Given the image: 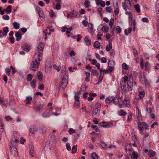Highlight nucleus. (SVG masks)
<instances>
[{
  "mask_svg": "<svg viewBox=\"0 0 159 159\" xmlns=\"http://www.w3.org/2000/svg\"><path fill=\"white\" fill-rule=\"evenodd\" d=\"M44 47V44L43 43H40L38 45L34 55L35 61H32L30 67V70L36 71L35 69L39 67L40 61L42 60L43 50Z\"/></svg>",
  "mask_w": 159,
  "mask_h": 159,
  "instance_id": "1",
  "label": "nucleus"
},
{
  "mask_svg": "<svg viewBox=\"0 0 159 159\" xmlns=\"http://www.w3.org/2000/svg\"><path fill=\"white\" fill-rule=\"evenodd\" d=\"M123 80L120 82V85L121 88L122 89V91H126L127 89L126 88V83L128 80L127 76L125 75L123 78Z\"/></svg>",
  "mask_w": 159,
  "mask_h": 159,
  "instance_id": "2",
  "label": "nucleus"
},
{
  "mask_svg": "<svg viewBox=\"0 0 159 159\" xmlns=\"http://www.w3.org/2000/svg\"><path fill=\"white\" fill-rule=\"evenodd\" d=\"M67 78V76L66 74L64 75L61 82V85L63 89L65 88L67 84L68 80Z\"/></svg>",
  "mask_w": 159,
  "mask_h": 159,
  "instance_id": "3",
  "label": "nucleus"
},
{
  "mask_svg": "<svg viewBox=\"0 0 159 159\" xmlns=\"http://www.w3.org/2000/svg\"><path fill=\"white\" fill-rule=\"evenodd\" d=\"M129 80L128 82L127 83V86L126 88L127 89L126 91H127L128 90L131 91L133 89V86L134 84V85H136V82H134V83H133V81L132 80Z\"/></svg>",
  "mask_w": 159,
  "mask_h": 159,
  "instance_id": "4",
  "label": "nucleus"
},
{
  "mask_svg": "<svg viewBox=\"0 0 159 159\" xmlns=\"http://www.w3.org/2000/svg\"><path fill=\"white\" fill-rule=\"evenodd\" d=\"M123 7L124 9L126 11H127V10H130L131 8V2H129L128 4L127 5L126 4V2L125 1L122 3Z\"/></svg>",
  "mask_w": 159,
  "mask_h": 159,
  "instance_id": "5",
  "label": "nucleus"
},
{
  "mask_svg": "<svg viewBox=\"0 0 159 159\" xmlns=\"http://www.w3.org/2000/svg\"><path fill=\"white\" fill-rule=\"evenodd\" d=\"M38 130V127L36 125H33L30 126L29 128V132L32 134H34Z\"/></svg>",
  "mask_w": 159,
  "mask_h": 159,
  "instance_id": "6",
  "label": "nucleus"
},
{
  "mask_svg": "<svg viewBox=\"0 0 159 159\" xmlns=\"http://www.w3.org/2000/svg\"><path fill=\"white\" fill-rule=\"evenodd\" d=\"M10 148L11 154L14 157H17L18 156V152L16 148L11 147Z\"/></svg>",
  "mask_w": 159,
  "mask_h": 159,
  "instance_id": "7",
  "label": "nucleus"
},
{
  "mask_svg": "<svg viewBox=\"0 0 159 159\" xmlns=\"http://www.w3.org/2000/svg\"><path fill=\"white\" fill-rule=\"evenodd\" d=\"M123 103L127 107H130L129 98L128 95L125 96V99L123 101Z\"/></svg>",
  "mask_w": 159,
  "mask_h": 159,
  "instance_id": "8",
  "label": "nucleus"
},
{
  "mask_svg": "<svg viewBox=\"0 0 159 159\" xmlns=\"http://www.w3.org/2000/svg\"><path fill=\"white\" fill-rule=\"evenodd\" d=\"M43 107V104L39 103V104H38V105H36V107L35 108V110L36 112L40 113L42 110Z\"/></svg>",
  "mask_w": 159,
  "mask_h": 159,
  "instance_id": "9",
  "label": "nucleus"
},
{
  "mask_svg": "<svg viewBox=\"0 0 159 159\" xmlns=\"http://www.w3.org/2000/svg\"><path fill=\"white\" fill-rule=\"evenodd\" d=\"M100 71V76L99 78V80L98 84H100L102 80H103V77L104 76V71H103V69L99 70Z\"/></svg>",
  "mask_w": 159,
  "mask_h": 159,
  "instance_id": "10",
  "label": "nucleus"
},
{
  "mask_svg": "<svg viewBox=\"0 0 159 159\" xmlns=\"http://www.w3.org/2000/svg\"><path fill=\"white\" fill-rule=\"evenodd\" d=\"M75 101L74 105L75 106L77 107H78L80 105V102L79 101V97L78 96L75 95L74 96Z\"/></svg>",
  "mask_w": 159,
  "mask_h": 159,
  "instance_id": "11",
  "label": "nucleus"
},
{
  "mask_svg": "<svg viewBox=\"0 0 159 159\" xmlns=\"http://www.w3.org/2000/svg\"><path fill=\"white\" fill-rule=\"evenodd\" d=\"M108 66L110 70H111V72L113 70V68L114 67L115 64L114 61H110L108 63Z\"/></svg>",
  "mask_w": 159,
  "mask_h": 159,
  "instance_id": "12",
  "label": "nucleus"
},
{
  "mask_svg": "<svg viewBox=\"0 0 159 159\" xmlns=\"http://www.w3.org/2000/svg\"><path fill=\"white\" fill-rule=\"evenodd\" d=\"M121 101V99L118 97H116L113 98L112 102H113L116 104H119Z\"/></svg>",
  "mask_w": 159,
  "mask_h": 159,
  "instance_id": "13",
  "label": "nucleus"
},
{
  "mask_svg": "<svg viewBox=\"0 0 159 159\" xmlns=\"http://www.w3.org/2000/svg\"><path fill=\"white\" fill-rule=\"evenodd\" d=\"M138 129L140 130V131L142 132L144 129V128L143 127V124L141 122L139 121L138 122ZM141 134L142 135L143 134L142 133H141Z\"/></svg>",
  "mask_w": 159,
  "mask_h": 159,
  "instance_id": "14",
  "label": "nucleus"
},
{
  "mask_svg": "<svg viewBox=\"0 0 159 159\" xmlns=\"http://www.w3.org/2000/svg\"><path fill=\"white\" fill-rule=\"evenodd\" d=\"M98 126L99 127L102 126L104 127H110L108 123L104 122L100 123Z\"/></svg>",
  "mask_w": 159,
  "mask_h": 159,
  "instance_id": "15",
  "label": "nucleus"
},
{
  "mask_svg": "<svg viewBox=\"0 0 159 159\" xmlns=\"http://www.w3.org/2000/svg\"><path fill=\"white\" fill-rule=\"evenodd\" d=\"M30 152L29 153L30 155L32 157L34 156V147L32 145H30L29 146Z\"/></svg>",
  "mask_w": 159,
  "mask_h": 159,
  "instance_id": "16",
  "label": "nucleus"
},
{
  "mask_svg": "<svg viewBox=\"0 0 159 159\" xmlns=\"http://www.w3.org/2000/svg\"><path fill=\"white\" fill-rule=\"evenodd\" d=\"M77 12L75 11H73L72 12L68 14L67 15L68 18H71L75 17L77 15Z\"/></svg>",
  "mask_w": 159,
  "mask_h": 159,
  "instance_id": "17",
  "label": "nucleus"
},
{
  "mask_svg": "<svg viewBox=\"0 0 159 159\" xmlns=\"http://www.w3.org/2000/svg\"><path fill=\"white\" fill-rule=\"evenodd\" d=\"M15 36L16 41H20L22 37L20 33V32H17L15 34Z\"/></svg>",
  "mask_w": 159,
  "mask_h": 159,
  "instance_id": "18",
  "label": "nucleus"
},
{
  "mask_svg": "<svg viewBox=\"0 0 159 159\" xmlns=\"http://www.w3.org/2000/svg\"><path fill=\"white\" fill-rule=\"evenodd\" d=\"M38 11L39 17L40 19L42 20H45V16L44 15L43 12L40 10Z\"/></svg>",
  "mask_w": 159,
  "mask_h": 159,
  "instance_id": "19",
  "label": "nucleus"
},
{
  "mask_svg": "<svg viewBox=\"0 0 159 159\" xmlns=\"http://www.w3.org/2000/svg\"><path fill=\"white\" fill-rule=\"evenodd\" d=\"M100 110L93 109V113L92 114V116L95 118V116H98L100 113Z\"/></svg>",
  "mask_w": 159,
  "mask_h": 159,
  "instance_id": "20",
  "label": "nucleus"
},
{
  "mask_svg": "<svg viewBox=\"0 0 159 159\" xmlns=\"http://www.w3.org/2000/svg\"><path fill=\"white\" fill-rule=\"evenodd\" d=\"M84 41L87 45H90L91 44V40L88 37H85L84 38Z\"/></svg>",
  "mask_w": 159,
  "mask_h": 159,
  "instance_id": "21",
  "label": "nucleus"
},
{
  "mask_svg": "<svg viewBox=\"0 0 159 159\" xmlns=\"http://www.w3.org/2000/svg\"><path fill=\"white\" fill-rule=\"evenodd\" d=\"M139 155L138 152H134L131 156L132 159H137Z\"/></svg>",
  "mask_w": 159,
  "mask_h": 159,
  "instance_id": "22",
  "label": "nucleus"
},
{
  "mask_svg": "<svg viewBox=\"0 0 159 159\" xmlns=\"http://www.w3.org/2000/svg\"><path fill=\"white\" fill-rule=\"evenodd\" d=\"M0 103L5 106L7 104V100L3 98H0Z\"/></svg>",
  "mask_w": 159,
  "mask_h": 159,
  "instance_id": "23",
  "label": "nucleus"
},
{
  "mask_svg": "<svg viewBox=\"0 0 159 159\" xmlns=\"http://www.w3.org/2000/svg\"><path fill=\"white\" fill-rule=\"evenodd\" d=\"M88 29L89 32L91 34L93 31V25L91 23H89L88 24Z\"/></svg>",
  "mask_w": 159,
  "mask_h": 159,
  "instance_id": "24",
  "label": "nucleus"
},
{
  "mask_svg": "<svg viewBox=\"0 0 159 159\" xmlns=\"http://www.w3.org/2000/svg\"><path fill=\"white\" fill-rule=\"evenodd\" d=\"M118 114L120 116H125L127 114V112L123 110H120L118 112Z\"/></svg>",
  "mask_w": 159,
  "mask_h": 159,
  "instance_id": "25",
  "label": "nucleus"
},
{
  "mask_svg": "<svg viewBox=\"0 0 159 159\" xmlns=\"http://www.w3.org/2000/svg\"><path fill=\"white\" fill-rule=\"evenodd\" d=\"M113 98L112 97H108L105 100V102L106 104H109L112 102Z\"/></svg>",
  "mask_w": 159,
  "mask_h": 159,
  "instance_id": "26",
  "label": "nucleus"
},
{
  "mask_svg": "<svg viewBox=\"0 0 159 159\" xmlns=\"http://www.w3.org/2000/svg\"><path fill=\"white\" fill-rule=\"evenodd\" d=\"M101 106V104L97 102L96 103L93 109L100 110Z\"/></svg>",
  "mask_w": 159,
  "mask_h": 159,
  "instance_id": "27",
  "label": "nucleus"
},
{
  "mask_svg": "<svg viewBox=\"0 0 159 159\" xmlns=\"http://www.w3.org/2000/svg\"><path fill=\"white\" fill-rule=\"evenodd\" d=\"M12 7L11 5H9L7 7L6 9H5V11L6 13L8 14H10L11 11Z\"/></svg>",
  "mask_w": 159,
  "mask_h": 159,
  "instance_id": "28",
  "label": "nucleus"
},
{
  "mask_svg": "<svg viewBox=\"0 0 159 159\" xmlns=\"http://www.w3.org/2000/svg\"><path fill=\"white\" fill-rule=\"evenodd\" d=\"M37 76L39 80H42L43 77L42 73L40 71H39L37 74Z\"/></svg>",
  "mask_w": 159,
  "mask_h": 159,
  "instance_id": "29",
  "label": "nucleus"
},
{
  "mask_svg": "<svg viewBox=\"0 0 159 159\" xmlns=\"http://www.w3.org/2000/svg\"><path fill=\"white\" fill-rule=\"evenodd\" d=\"M12 24L15 29H18L20 28V25L19 23L16 22H14Z\"/></svg>",
  "mask_w": 159,
  "mask_h": 159,
  "instance_id": "30",
  "label": "nucleus"
},
{
  "mask_svg": "<svg viewBox=\"0 0 159 159\" xmlns=\"http://www.w3.org/2000/svg\"><path fill=\"white\" fill-rule=\"evenodd\" d=\"M100 44L98 41H96L94 43L93 46L95 48H100Z\"/></svg>",
  "mask_w": 159,
  "mask_h": 159,
  "instance_id": "31",
  "label": "nucleus"
},
{
  "mask_svg": "<svg viewBox=\"0 0 159 159\" xmlns=\"http://www.w3.org/2000/svg\"><path fill=\"white\" fill-rule=\"evenodd\" d=\"M36 82V80L34 79L30 82V84L33 88H34L35 87Z\"/></svg>",
  "mask_w": 159,
  "mask_h": 159,
  "instance_id": "32",
  "label": "nucleus"
},
{
  "mask_svg": "<svg viewBox=\"0 0 159 159\" xmlns=\"http://www.w3.org/2000/svg\"><path fill=\"white\" fill-rule=\"evenodd\" d=\"M98 73L95 70H91V75L96 76H97L98 75Z\"/></svg>",
  "mask_w": 159,
  "mask_h": 159,
  "instance_id": "33",
  "label": "nucleus"
},
{
  "mask_svg": "<svg viewBox=\"0 0 159 159\" xmlns=\"http://www.w3.org/2000/svg\"><path fill=\"white\" fill-rule=\"evenodd\" d=\"M145 95V92L144 91H142L140 92L139 94V98L140 99H142L144 97Z\"/></svg>",
  "mask_w": 159,
  "mask_h": 159,
  "instance_id": "34",
  "label": "nucleus"
},
{
  "mask_svg": "<svg viewBox=\"0 0 159 159\" xmlns=\"http://www.w3.org/2000/svg\"><path fill=\"white\" fill-rule=\"evenodd\" d=\"M3 31L4 33L3 36H6L7 35V33L9 31L8 27L7 26L5 27L3 29Z\"/></svg>",
  "mask_w": 159,
  "mask_h": 159,
  "instance_id": "35",
  "label": "nucleus"
},
{
  "mask_svg": "<svg viewBox=\"0 0 159 159\" xmlns=\"http://www.w3.org/2000/svg\"><path fill=\"white\" fill-rule=\"evenodd\" d=\"M125 14L126 15H128L129 16V20H131L132 19L133 15L132 14L130 11H126L125 12Z\"/></svg>",
  "mask_w": 159,
  "mask_h": 159,
  "instance_id": "36",
  "label": "nucleus"
},
{
  "mask_svg": "<svg viewBox=\"0 0 159 159\" xmlns=\"http://www.w3.org/2000/svg\"><path fill=\"white\" fill-rule=\"evenodd\" d=\"M90 74V73L89 72H86L85 73L86 77L85 78V80L87 82H89V80Z\"/></svg>",
  "mask_w": 159,
  "mask_h": 159,
  "instance_id": "37",
  "label": "nucleus"
},
{
  "mask_svg": "<svg viewBox=\"0 0 159 159\" xmlns=\"http://www.w3.org/2000/svg\"><path fill=\"white\" fill-rule=\"evenodd\" d=\"M112 49V43L111 42H109L108 45L106 47V49L107 51L109 52Z\"/></svg>",
  "mask_w": 159,
  "mask_h": 159,
  "instance_id": "38",
  "label": "nucleus"
},
{
  "mask_svg": "<svg viewBox=\"0 0 159 159\" xmlns=\"http://www.w3.org/2000/svg\"><path fill=\"white\" fill-rule=\"evenodd\" d=\"M139 78L140 81L142 83H143L146 80L144 75H142V74H141Z\"/></svg>",
  "mask_w": 159,
  "mask_h": 159,
  "instance_id": "39",
  "label": "nucleus"
},
{
  "mask_svg": "<svg viewBox=\"0 0 159 159\" xmlns=\"http://www.w3.org/2000/svg\"><path fill=\"white\" fill-rule=\"evenodd\" d=\"M155 152L154 151H152V150H150L148 152L149 156L151 157H153L155 156Z\"/></svg>",
  "mask_w": 159,
  "mask_h": 159,
  "instance_id": "40",
  "label": "nucleus"
},
{
  "mask_svg": "<svg viewBox=\"0 0 159 159\" xmlns=\"http://www.w3.org/2000/svg\"><path fill=\"white\" fill-rule=\"evenodd\" d=\"M33 75L30 74H28L27 76L26 80L28 81H30L33 78Z\"/></svg>",
  "mask_w": 159,
  "mask_h": 159,
  "instance_id": "41",
  "label": "nucleus"
},
{
  "mask_svg": "<svg viewBox=\"0 0 159 159\" xmlns=\"http://www.w3.org/2000/svg\"><path fill=\"white\" fill-rule=\"evenodd\" d=\"M53 67L54 69L57 70L58 72L60 71L61 68V66H57L55 64H54L53 65Z\"/></svg>",
  "mask_w": 159,
  "mask_h": 159,
  "instance_id": "42",
  "label": "nucleus"
},
{
  "mask_svg": "<svg viewBox=\"0 0 159 159\" xmlns=\"http://www.w3.org/2000/svg\"><path fill=\"white\" fill-rule=\"evenodd\" d=\"M84 5L86 8H87L89 7L90 5L89 1L87 0H85Z\"/></svg>",
  "mask_w": 159,
  "mask_h": 159,
  "instance_id": "43",
  "label": "nucleus"
},
{
  "mask_svg": "<svg viewBox=\"0 0 159 159\" xmlns=\"http://www.w3.org/2000/svg\"><path fill=\"white\" fill-rule=\"evenodd\" d=\"M134 7L136 11L138 12H139L140 11V6L139 4H137L134 6Z\"/></svg>",
  "mask_w": 159,
  "mask_h": 159,
  "instance_id": "44",
  "label": "nucleus"
},
{
  "mask_svg": "<svg viewBox=\"0 0 159 159\" xmlns=\"http://www.w3.org/2000/svg\"><path fill=\"white\" fill-rule=\"evenodd\" d=\"M30 46L28 45H26L23 48V49L24 51L28 52L30 51Z\"/></svg>",
  "mask_w": 159,
  "mask_h": 159,
  "instance_id": "45",
  "label": "nucleus"
},
{
  "mask_svg": "<svg viewBox=\"0 0 159 159\" xmlns=\"http://www.w3.org/2000/svg\"><path fill=\"white\" fill-rule=\"evenodd\" d=\"M102 31L105 33H107L108 31L109 28L107 27L104 25L102 27Z\"/></svg>",
  "mask_w": 159,
  "mask_h": 159,
  "instance_id": "46",
  "label": "nucleus"
},
{
  "mask_svg": "<svg viewBox=\"0 0 159 159\" xmlns=\"http://www.w3.org/2000/svg\"><path fill=\"white\" fill-rule=\"evenodd\" d=\"M72 30V27L71 26L67 30L66 33L67 34L68 37H70V31Z\"/></svg>",
  "mask_w": 159,
  "mask_h": 159,
  "instance_id": "47",
  "label": "nucleus"
},
{
  "mask_svg": "<svg viewBox=\"0 0 159 159\" xmlns=\"http://www.w3.org/2000/svg\"><path fill=\"white\" fill-rule=\"evenodd\" d=\"M91 156L93 159H98V157L95 152H93Z\"/></svg>",
  "mask_w": 159,
  "mask_h": 159,
  "instance_id": "48",
  "label": "nucleus"
},
{
  "mask_svg": "<svg viewBox=\"0 0 159 159\" xmlns=\"http://www.w3.org/2000/svg\"><path fill=\"white\" fill-rule=\"evenodd\" d=\"M117 30V33L118 34H120L121 32V28L119 26H117L116 28Z\"/></svg>",
  "mask_w": 159,
  "mask_h": 159,
  "instance_id": "49",
  "label": "nucleus"
},
{
  "mask_svg": "<svg viewBox=\"0 0 159 159\" xmlns=\"http://www.w3.org/2000/svg\"><path fill=\"white\" fill-rule=\"evenodd\" d=\"M114 19L111 18L109 22V25L111 27V28H112V26L114 24Z\"/></svg>",
  "mask_w": 159,
  "mask_h": 159,
  "instance_id": "50",
  "label": "nucleus"
},
{
  "mask_svg": "<svg viewBox=\"0 0 159 159\" xmlns=\"http://www.w3.org/2000/svg\"><path fill=\"white\" fill-rule=\"evenodd\" d=\"M132 113H130L129 114L128 116L127 121H130L132 119Z\"/></svg>",
  "mask_w": 159,
  "mask_h": 159,
  "instance_id": "51",
  "label": "nucleus"
},
{
  "mask_svg": "<svg viewBox=\"0 0 159 159\" xmlns=\"http://www.w3.org/2000/svg\"><path fill=\"white\" fill-rule=\"evenodd\" d=\"M142 124L144 127V128L145 130L148 129L149 125L145 122H143Z\"/></svg>",
  "mask_w": 159,
  "mask_h": 159,
  "instance_id": "52",
  "label": "nucleus"
},
{
  "mask_svg": "<svg viewBox=\"0 0 159 159\" xmlns=\"http://www.w3.org/2000/svg\"><path fill=\"white\" fill-rule=\"evenodd\" d=\"M101 145L102 146V148L104 149L107 150V145L106 143H102L101 144Z\"/></svg>",
  "mask_w": 159,
  "mask_h": 159,
  "instance_id": "53",
  "label": "nucleus"
},
{
  "mask_svg": "<svg viewBox=\"0 0 159 159\" xmlns=\"http://www.w3.org/2000/svg\"><path fill=\"white\" fill-rule=\"evenodd\" d=\"M43 33L45 34V36H47L48 35H50L51 34V32H48L47 29H46L43 31Z\"/></svg>",
  "mask_w": 159,
  "mask_h": 159,
  "instance_id": "54",
  "label": "nucleus"
},
{
  "mask_svg": "<svg viewBox=\"0 0 159 159\" xmlns=\"http://www.w3.org/2000/svg\"><path fill=\"white\" fill-rule=\"evenodd\" d=\"M3 125L2 124V121L0 119V131L2 132L3 131Z\"/></svg>",
  "mask_w": 159,
  "mask_h": 159,
  "instance_id": "55",
  "label": "nucleus"
},
{
  "mask_svg": "<svg viewBox=\"0 0 159 159\" xmlns=\"http://www.w3.org/2000/svg\"><path fill=\"white\" fill-rule=\"evenodd\" d=\"M122 66L123 68L125 70L128 69L129 68L128 65L124 63H123Z\"/></svg>",
  "mask_w": 159,
  "mask_h": 159,
  "instance_id": "56",
  "label": "nucleus"
},
{
  "mask_svg": "<svg viewBox=\"0 0 159 159\" xmlns=\"http://www.w3.org/2000/svg\"><path fill=\"white\" fill-rule=\"evenodd\" d=\"M61 4L60 3H57L56 6V9L57 10H59L61 9Z\"/></svg>",
  "mask_w": 159,
  "mask_h": 159,
  "instance_id": "57",
  "label": "nucleus"
},
{
  "mask_svg": "<svg viewBox=\"0 0 159 159\" xmlns=\"http://www.w3.org/2000/svg\"><path fill=\"white\" fill-rule=\"evenodd\" d=\"M146 111L147 113L151 114L152 113V110L151 108H148L147 107L146 108Z\"/></svg>",
  "mask_w": 159,
  "mask_h": 159,
  "instance_id": "58",
  "label": "nucleus"
},
{
  "mask_svg": "<svg viewBox=\"0 0 159 159\" xmlns=\"http://www.w3.org/2000/svg\"><path fill=\"white\" fill-rule=\"evenodd\" d=\"M77 150V147L75 146H74L72 148V151L74 153H75Z\"/></svg>",
  "mask_w": 159,
  "mask_h": 159,
  "instance_id": "59",
  "label": "nucleus"
},
{
  "mask_svg": "<svg viewBox=\"0 0 159 159\" xmlns=\"http://www.w3.org/2000/svg\"><path fill=\"white\" fill-rule=\"evenodd\" d=\"M42 116L44 117H47L49 116L48 113L47 112H45L43 113L42 114Z\"/></svg>",
  "mask_w": 159,
  "mask_h": 159,
  "instance_id": "60",
  "label": "nucleus"
},
{
  "mask_svg": "<svg viewBox=\"0 0 159 159\" xmlns=\"http://www.w3.org/2000/svg\"><path fill=\"white\" fill-rule=\"evenodd\" d=\"M91 127L92 128L95 129L96 132H98V130H99L98 128V127L96 125H92L91 126Z\"/></svg>",
  "mask_w": 159,
  "mask_h": 159,
  "instance_id": "61",
  "label": "nucleus"
},
{
  "mask_svg": "<svg viewBox=\"0 0 159 159\" xmlns=\"http://www.w3.org/2000/svg\"><path fill=\"white\" fill-rule=\"evenodd\" d=\"M106 10L109 13H111L112 12L111 8L110 7H106Z\"/></svg>",
  "mask_w": 159,
  "mask_h": 159,
  "instance_id": "62",
  "label": "nucleus"
},
{
  "mask_svg": "<svg viewBox=\"0 0 159 159\" xmlns=\"http://www.w3.org/2000/svg\"><path fill=\"white\" fill-rule=\"evenodd\" d=\"M49 13L50 16L51 17H53L55 16V14L54 13V12L52 10H50Z\"/></svg>",
  "mask_w": 159,
  "mask_h": 159,
  "instance_id": "63",
  "label": "nucleus"
},
{
  "mask_svg": "<svg viewBox=\"0 0 159 159\" xmlns=\"http://www.w3.org/2000/svg\"><path fill=\"white\" fill-rule=\"evenodd\" d=\"M6 73L8 75H9L10 74L11 69H9L8 68H6Z\"/></svg>",
  "mask_w": 159,
  "mask_h": 159,
  "instance_id": "64",
  "label": "nucleus"
}]
</instances>
